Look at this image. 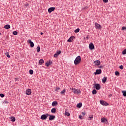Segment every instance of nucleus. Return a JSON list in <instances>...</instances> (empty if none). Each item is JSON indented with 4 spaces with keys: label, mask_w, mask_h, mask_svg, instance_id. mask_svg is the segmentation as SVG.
Returning a JSON list of instances; mask_svg holds the SVG:
<instances>
[{
    "label": "nucleus",
    "mask_w": 126,
    "mask_h": 126,
    "mask_svg": "<svg viewBox=\"0 0 126 126\" xmlns=\"http://www.w3.org/2000/svg\"><path fill=\"white\" fill-rule=\"evenodd\" d=\"M80 62H81V57H80V56H78L74 61L75 65L79 64V63H80Z\"/></svg>",
    "instance_id": "f257e3e1"
},
{
    "label": "nucleus",
    "mask_w": 126,
    "mask_h": 126,
    "mask_svg": "<svg viewBox=\"0 0 126 126\" xmlns=\"http://www.w3.org/2000/svg\"><path fill=\"white\" fill-rule=\"evenodd\" d=\"M70 89L72 91L74 94H80L81 93L80 90H78L74 88H70Z\"/></svg>",
    "instance_id": "f03ea898"
},
{
    "label": "nucleus",
    "mask_w": 126,
    "mask_h": 126,
    "mask_svg": "<svg viewBox=\"0 0 126 126\" xmlns=\"http://www.w3.org/2000/svg\"><path fill=\"white\" fill-rule=\"evenodd\" d=\"M27 42L30 44V47H31V48H33V47L35 46L34 42H33V41H31V40H30V39H29L27 41Z\"/></svg>",
    "instance_id": "7ed1b4c3"
},
{
    "label": "nucleus",
    "mask_w": 126,
    "mask_h": 126,
    "mask_svg": "<svg viewBox=\"0 0 126 126\" xmlns=\"http://www.w3.org/2000/svg\"><path fill=\"white\" fill-rule=\"evenodd\" d=\"M100 64H101V61H100V60H96L94 62V65L99 66Z\"/></svg>",
    "instance_id": "20e7f679"
},
{
    "label": "nucleus",
    "mask_w": 126,
    "mask_h": 126,
    "mask_svg": "<svg viewBox=\"0 0 126 126\" xmlns=\"http://www.w3.org/2000/svg\"><path fill=\"white\" fill-rule=\"evenodd\" d=\"M31 93H32V90H31V89H28L26 90V94H27V95H30Z\"/></svg>",
    "instance_id": "39448f33"
},
{
    "label": "nucleus",
    "mask_w": 126,
    "mask_h": 126,
    "mask_svg": "<svg viewBox=\"0 0 126 126\" xmlns=\"http://www.w3.org/2000/svg\"><path fill=\"white\" fill-rule=\"evenodd\" d=\"M95 25L96 29H102V26H101V25L98 24L97 23H95Z\"/></svg>",
    "instance_id": "423d86ee"
},
{
    "label": "nucleus",
    "mask_w": 126,
    "mask_h": 126,
    "mask_svg": "<svg viewBox=\"0 0 126 126\" xmlns=\"http://www.w3.org/2000/svg\"><path fill=\"white\" fill-rule=\"evenodd\" d=\"M101 123H104V124H107V123H108V120H107V118L103 117L101 119Z\"/></svg>",
    "instance_id": "0eeeda50"
},
{
    "label": "nucleus",
    "mask_w": 126,
    "mask_h": 126,
    "mask_svg": "<svg viewBox=\"0 0 126 126\" xmlns=\"http://www.w3.org/2000/svg\"><path fill=\"white\" fill-rule=\"evenodd\" d=\"M89 48L90 50H93L95 47L94 46V45H93V43L91 42L89 45Z\"/></svg>",
    "instance_id": "6e6552de"
},
{
    "label": "nucleus",
    "mask_w": 126,
    "mask_h": 126,
    "mask_svg": "<svg viewBox=\"0 0 126 126\" xmlns=\"http://www.w3.org/2000/svg\"><path fill=\"white\" fill-rule=\"evenodd\" d=\"M100 103L102 106H108V103L104 100H100Z\"/></svg>",
    "instance_id": "1a4fd4ad"
},
{
    "label": "nucleus",
    "mask_w": 126,
    "mask_h": 126,
    "mask_svg": "<svg viewBox=\"0 0 126 126\" xmlns=\"http://www.w3.org/2000/svg\"><path fill=\"white\" fill-rule=\"evenodd\" d=\"M95 88L97 90H100L101 88V86L100 84H95Z\"/></svg>",
    "instance_id": "9d476101"
},
{
    "label": "nucleus",
    "mask_w": 126,
    "mask_h": 126,
    "mask_svg": "<svg viewBox=\"0 0 126 126\" xmlns=\"http://www.w3.org/2000/svg\"><path fill=\"white\" fill-rule=\"evenodd\" d=\"M55 7H50L48 9V11L49 13H51L52 12L55 11Z\"/></svg>",
    "instance_id": "9b49d317"
},
{
    "label": "nucleus",
    "mask_w": 126,
    "mask_h": 126,
    "mask_svg": "<svg viewBox=\"0 0 126 126\" xmlns=\"http://www.w3.org/2000/svg\"><path fill=\"white\" fill-rule=\"evenodd\" d=\"M73 39H75V37L72 36L67 40V42H68L69 43H71L72 42V40H73Z\"/></svg>",
    "instance_id": "f8f14e48"
},
{
    "label": "nucleus",
    "mask_w": 126,
    "mask_h": 126,
    "mask_svg": "<svg viewBox=\"0 0 126 126\" xmlns=\"http://www.w3.org/2000/svg\"><path fill=\"white\" fill-rule=\"evenodd\" d=\"M101 73H102V70L97 69V70H96V72L95 73V75L101 74Z\"/></svg>",
    "instance_id": "ddd939ff"
},
{
    "label": "nucleus",
    "mask_w": 126,
    "mask_h": 126,
    "mask_svg": "<svg viewBox=\"0 0 126 126\" xmlns=\"http://www.w3.org/2000/svg\"><path fill=\"white\" fill-rule=\"evenodd\" d=\"M56 118V116L55 115H49V121H52V120H54Z\"/></svg>",
    "instance_id": "4468645a"
},
{
    "label": "nucleus",
    "mask_w": 126,
    "mask_h": 126,
    "mask_svg": "<svg viewBox=\"0 0 126 126\" xmlns=\"http://www.w3.org/2000/svg\"><path fill=\"white\" fill-rule=\"evenodd\" d=\"M51 63H52V61L47 62L45 63V65L48 67H49V66L51 65Z\"/></svg>",
    "instance_id": "2eb2a0df"
},
{
    "label": "nucleus",
    "mask_w": 126,
    "mask_h": 126,
    "mask_svg": "<svg viewBox=\"0 0 126 126\" xmlns=\"http://www.w3.org/2000/svg\"><path fill=\"white\" fill-rule=\"evenodd\" d=\"M58 105V102L57 101H53L52 103V107H55Z\"/></svg>",
    "instance_id": "dca6fc26"
},
{
    "label": "nucleus",
    "mask_w": 126,
    "mask_h": 126,
    "mask_svg": "<svg viewBox=\"0 0 126 126\" xmlns=\"http://www.w3.org/2000/svg\"><path fill=\"white\" fill-rule=\"evenodd\" d=\"M41 120H46L47 119V116H46V115L43 114L41 116Z\"/></svg>",
    "instance_id": "f3484780"
},
{
    "label": "nucleus",
    "mask_w": 126,
    "mask_h": 126,
    "mask_svg": "<svg viewBox=\"0 0 126 126\" xmlns=\"http://www.w3.org/2000/svg\"><path fill=\"white\" fill-rule=\"evenodd\" d=\"M39 63L40 64V65H42L44 63V60L40 59L39 61Z\"/></svg>",
    "instance_id": "a211bd4d"
},
{
    "label": "nucleus",
    "mask_w": 126,
    "mask_h": 126,
    "mask_svg": "<svg viewBox=\"0 0 126 126\" xmlns=\"http://www.w3.org/2000/svg\"><path fill=\"white\" fill-rule=\"evenodd\" d=\"M103 83H106V81H107V77H104L102 79Z\"/></svg>",
    "instance_id": "6ab92c4d"
},
{
    "label": "nucleus",
    "mask_w": 126,
    "mask_h": 126,
    "mask_svg": "<svg viewBox=\"0 0 126 126\" xmlns=\"http://www.w3.org/2000/svg\"><path fill=\"white\" fill-rule=\"evenodd\" d=\"M4 28H5V29H9V28H10V25H6L4 26Z\"/></svg>",
    "instance_id": "aec40b11"
},
{
    "label": "nucleus",
    "mask_w": 126,
    "mask_h": 126,
    "mask_svg": "<svg viewBox=\"0 0 126 126\" xmlns=\"http://www.w3.org/2000/svg\"><path fill=\"white\" fill-rule=\"evenodd\" d=\"M122 93H123L124 97H126V91H122Z\"/></svg>",
    "instance_id": "412c9836"
},
{
    "label": "nucleus",
    "mask_w": 126,
    "mask_h": 126,
    "mask_svg": "<svg viewBox=\"0 0 126 126\" xmlns=\"http://www.w3.org/2000/svg\"><path fill=\"white\" fill-rule=\"evenodd\" d=\"M82 107V103H79L77 105V108H81Z\"/></svg>",
    "instance_id": "4be33fe9"
},
{
    "label": "nucleus",
    "mask_w": 126,
    "mask_h": 126,
    "mask_svg": "<svg viewBox=\"0 0 126 126\" xmlns=\"http://www.w3.org/2000/svg\"><path fill=\"white\" fill-rule=\"evenodd\" d=\"M92 94H97V90L96 89L93 90Z\"/></svg>",
    "instance_id": "5701e85b"
},
{
    "label": "nucleus",
    "mask_w": 126,
    "mask_h": 126,
    "mask_svg": "<svg viewBox=\"0 0 126 126\" xmlns=\"http://www.w3.org/2000/svg\"><path fill=\"white\" fill-rule=\"evenodd\" d=\"M65 92H66V90H65V89H64V90H62V91L60 92V94H64V93H65Z\"/></svg>",
    "instance_id": "b1692460"
},
{
    "label": "nucleus",
    "mask_w": 126,
    "mask_h": 126,
    "mask_svg": "<svg viewBox=\"0 0 126 126\" xmlns=\"http://www.w3.org/2000/svg\"><path fill=\"white\" fill-rule=\"evenodd\" d=\"M29 73H30V74H31V75L34 74V71H33V70H31V69L30 70Z\"/></svg>",
    "instance_id": "393cba45"
},
{
    "label": "nucleus",
    "mask_w": 126,
    "mask_h": 126,
    "mask_svg": "<svg viewBox=\"0 0 126 126\" xmlns=\"http://www.w3.org/2000/svg\"><path fill=\"white\" fill-rule=\"evenodd\" d=\"M17 34H18V33L17 32V31H15L13 32V34L14 35V36H16V35H17Z\"/></svg>",
    "instance_id": "a878e982"
},
{
    "label": "nucleus",
    "mask_w": 126,
    "mask_h": 126,
    "mask_svg": "<svg viewBox=\"0 0 126 126\" xmlns=\"http://www.w3.org/2000/svg\"><path fill=\"white\" fill-rule=\"evenodd\" d=\"M51 113H56V108H53L51 109Z\"/></svg>",
    "instance_id": "bb28decb"
},
{
    "label": "nucleus",
    "mask_w": 126,
    "mask_h": 126,
    "mask_svg": "<svg viewBox=\"0 0 126 126\" xmlns=\"http://www.w3.org/2000/svg\"><path fill=\"white\" fill-rule=\"evenodd\" d=\"M93 119V115H90L88 117L89 121H90V120H92Z\"/></svg>",
    "instance_id": "cd10ccee"
},
{
    "label": "nucleus",
    "mask_w": 126,
    "mask_h": 126,
    "mask_svg": "<svg viewBox=\"0 0 126 126\" xmlns=\"http://www.w3.org/2000/svg\"><path fill=\"white\" fill-rule=\"evenodd\" d=\"M79 30H80V29H79V28H77L74 31L75 33H78V32H79Z\"/></svg>",
    "instance_id": "c85d7f7f"
},
{
    "label": "nucleus",
    "mask_w": 126,
    "mask_h": 126,
    "mask_svg": "<svg viewBox=\"0 0 126 126\" xmlns=\"http://www.w3.org/2000/svg\"><path fill=\"white\" fill-rule=\"evenodd\" d=\"M40 51H41V48L40 47V46H38L37 47V53H39L40 52Z\"/></svg>",
    "instance_id": "c756f323"
},
{
    "label": "nucleus",
    "mask_w": 126,
    "mask_h": 126,
    "mask_svg": "<svg viewBox=\"0 0 126 126\" xmlns=\"http://www.w3.org/2000/svg\"><path fill=\"white\" fill-rule=\"evenodd\" d=\"M115 75H116L117 76H119L120 75V72H118V71H116L115 72Z\"/></svg>",
    "instance_id": "7c9ffc66"
},
{
    "label": "nucleus",
    "mask_w": 126,
    "mask_h": 126,
    "mask_svg": "<svg viewBox=\"0 0 126 126\" xmlns=\"http://www.w3.org/2000/svg\"><path fill=\"white\" fill-rule=\"evenodd\" d=\"M126 49H124L123 51H122V54L123 55H126Z\"/></svg>",
    "instance_id": "2f4dec72"
},
{
    "label": "nucleus",
    "mask_w": 126,
    "mask_h": 126,
    "mask_svg": "<svg viewBox=\"0 0 126 126\" xmlns=\"http://www.w3.org/2000/svg\"><path fill=\"white\" fill-rule=\"evenodd\" d=\"M11 121H12V122H15V117H12L11 118Z\"/></svg>",
    "instance_id": "473e14b6"
},
{
    "label": "nucleus",
    "mask_w": 126,
    "mask_h": 126,
    "mask_svg": "<svg viewBox=\"0 0 126 126\" xmlns=\"http://www.w3.org/2000/svg\"><path fill=\"white\" fill-rule=\"evenodd\" d=\"M0 96L1 98H4V94H0Z\"/></svg>",
    "instance_id": "72a5a7b5"
},
{
    "label": "nucleus",
    "mask_w": 126,
    "mask_h": 126,
    "mask_svg": "<svg viewBox=\"0 0 126 126\" xmlns=\"http://www.w3.org/2000/svg\"><path fill=\"white\" fill-rule=\"evenodd\" d=\"M60 89H61V88H60V87H56V89H55V91H58V90H60Z\"/></svg>",
    "instance_id": "f704fd0d"
},
{
    "label": "nucleus",
    "mask_w": 126,
    "mask_h": 126,
    "mask_svg": "<svg viewBox=\"0 0 126 126\" xmlns=\"http://www.w3.org/2000/svg\"><path fill=\"white\" fill-rule=\"evenodd\" d=\"M66 116H67V117H69V116H70V113L68 112H65Z\"/></svg>",
    "instance_id": "c9c22d12"
},
{
    "label": "nucleus",
    "mask_w": 126,
    "mask_h": 126,
    "mask_svg": "<svg viewBox=\"0 0 126 126\" xmlns=\"http://www.w3.org/2000/svg\"><path fill=\"white\" fill-rule=\"evenodd\" d=\"M61 51L59 50L57 51L56 54L59 55H60V54H61Z\"/></svg>",
    "instance_id": "e433bc0d"
},
{
    "label": "nucleus",
    "mask_w": 126,
    "mask_h": 126,
    "mask_svg": "<svg viewBox=\"0 0 126 126\" xmlns=\"http://www.w3.org/2000/svg\"><path fill=\"white\" fill-rule=\"evenodd\" d=\"M103 1L104 3H107L109 1V0H103Z\"/></svg>",
    "instance_id": "4c0bfd02"
},
{
    "label": "nucleus",
    "mask_w": 126,
    "mask_h": 126,
    "mask_svg": "<svg viewBox=\"0 0 126 126\" xmlns=\"http://www.w3.org/2000/svg\"><path fill=\"white\" fill-rule=\"evenodd\" d=\"M6 55H7V58H10V55L8 54V52L6 53Z\"/></svg>",
    "instance_id": "58836bf2"
},
{
    "label": "nucleus",
    "mask_w": 126,
    "mask_h": 126,
    "mask_svg": "<svg viewBox=\"0 0 126 126\" xmlns=\"http://www.w3.org/2000/svg\"><path fill=\"white\" fill-rule=\"evenodd\" d=\"M120 69H124V66L123 65H121L119 66Z\"/></svg>",
    "instance_id": "ea45409f"
},
{
    "label": "nucleus",
    "mask_w": 126,
    "mask_h": 126,
    "mask_svg": "<svg viewBox=\"0 0 126 126\" xmlns=\"http://www.w3.org/2000/svg\"><path fill=\"white\" fill-rule=\"evenodd\" d=\"M126 27H122V30H126Z\"/></svg>",
    "instance_id": "a19ab883"
},
{
    "label": "nucleus",
    "mask_w": 126,
    "mask_h": 126,
    "mask_svg": "<svg viewBox=\"0 0 126 126\" xmlns=\"http://www.w3.org/2000/svg\"><path fill=\"white\" fill-rule=\"evenodd\" d=\"M45 115L46 117V118H48V117H49V116H50L51 115L50 114H44Z\"/></svg>",
    "instance_id": "79ce46f5"
},
{
    "label": "nucleus",
    "mask_w": 126,
    "mask_h": 126,
    "mask_svg": "<svg viewBox=\"0 0 126 126\" xmlns=\"http://www.w3.org/2000/svg\"><path fill=\"white\" fill-rule=\"evenodd\" d=\"M87 8H88V7H84V8H82V10H84L85 9H87Z\"/></svg>",
    "instance_id": "37998d69"
},
{
    "label": "nucleus",
    "mask_w": 126,
    "mask_h": 126,
    "mask_svg": "<svg viewBox=\"0 0 126 126\" xmlns=\"http://www.w3.org/2000/svg\"><path fill=\"white\" fill-rule=\"evenodd\" d=\"M82 115L83 116H85V112H82Z\"/></svg>",
    "instance_id": "c03bdc74"
},
{
    "label": "nucleus",
    "mask_w": 126,
    "mask_h": 126,
    "mask_svg": "<svg viewBox=\"0 0 126 126\" xmlns=\"http://www.w3.org/2000/svg\"><path fill=\"white\" fill-rule=\"evenodd\" d=\"M59 55H57V53H55V54H54V57H58Z\"/></svg>",
    "instance_id": "a18cd8bd"
},
{
    "label": "nucleus",
    "mask_w": 126,
    "mask_h": 126,
    "mask_svg": "<svg viewBox=\"0 0 126 126\" xmlns=\"http://www.w3.org/2000/svg\"><path fill=\"white\" fill-rule=\"evenodd\" d=\"M79 118L80 119H82V116L79 115Z\"/></svg>",
    "instance_id": "49530a36"
},
{
    "label": "nucleus",
    "mask_w": 126,
    "mask_h": 126,
    "mask_svg": "<svg viewBox=\"0 0 126 126\" xmlns=\"http://www.w3.org/2000/svg\"><path fill=\"white\" fill-rule=\"evenodd\" d=\"M99 68H103V66H100L99 67Z\"/></svg>",
    "instance_id": "de8ad7c7"
},
{
    "label": "nucleus",
    "mask_w": 126,
    "mask_h": 126,
    "mask_svg": "<svg viewBox=\"0 0 126 126\" xmlns=\"http://www.w3.org/2000/svg\"><path fill=\"white\" fill-rule=\"evenodd\" d=\"M40 34H41V35H44V33H43V32H41V33H40Z\"/></svg>",
    "instance_id": "09e8293b"
},
{
    "label": "nucleus",
    "mask_w": 126,
    "mask_h": 126,
    "mask_svg": "<svg viewBox=\"0 0 126 126\" xmlns=\"http://www.w3.org/2000/svg\"><path fill=\"white\" fill-rule=\"evenodd\" d=\"M109 96L111 97V96H112V94H109Z\"/></svg>",
    "instance_id": "8fccbe9b"
},
{
    "label": "nucleus",
    "mask_w": 126,
    "mask_h": 126,
    "mask_svg": "<svg viewBox=\"0 0 126 126\" xmlns=\"http://www.w3.org/2000/svg\"><path fill=\"white\" fill-rule=\"evenodd\" d=\"M0 35H1V33L0 32Z\"/></svg>",
    "instance_id": "3c124183"
},
{
    "label": "nucleus",
    "mask_w": 126,
    "mask_h": 126,
    "mask_svg": "<svg viewBox=\"0 0 126 126\" xmlns=\"http://www.w3.org/2000/svg\"><path fill=\"white\" fill-rule=\"evenodd\" d=\"M87 39H88V37H87Z\"/></svg>",
    "instance_id": "603ef678"
}]
</instances>
